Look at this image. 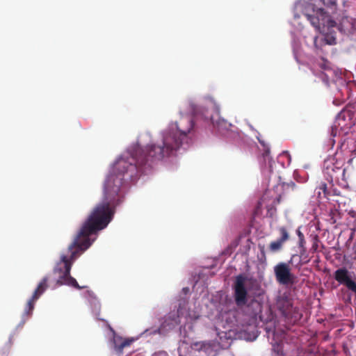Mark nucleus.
Segmentation results:
<instances>
[{
  "label": "nucleus",
  "mask_w": 356,
  "mask_h": 356,
  "mask_svg": "<svg viewBox=\"0 0 356 356\" xmlns=\"http://www.w3.org/2000/svg\"><path fill=\"white\" fill-rule=\"evenodd\" d=\"M193 126V119L191 115H181L175 125H172L163 133L160 143L151 145L146 149L138 145L132 147L128 155H123L115 161L104 185H107L111 178L113 180L111 185L116 186L119 189L118 193L124 196L122 186L125 175L132 179L138 173H143L150 169L154 161L172 155L184 142H187V135Z\"/></svg>",
  "instance_id": "nucleus-1"
},
{
  "label": "nucleus",
  "mask_w": 356,
  "mask_h": 356,
  "mask_svg": "<svg viewBox=\"0 0 356 356\" xmlns=\"http://www.w3.org/2000/svg\"><path fill=\"white\" fill-rule=\"evenodd\" d=\"M111 181L113 180L110 178L107 185L104 186L102 202L94 207L75 235L73 241L68 245L67 252L70 255L61 254L60 262L54 268V273L59 274L56 281L58 286L65 284L77 289L86 287L78 284L70 275V270L73 262L93 243L94 240L90 239V236L107 227L113 218L116 207L124 201L123 195L118 193L119 189L116 186L111 185Z\"/></svg>",
  "instance_id": "nucleus-2"
},
{
  "label": "nucleus",
  "mask_w": 356,
  "mask_h": 356,
  "mask_svg": "<svg viewBox=\"0 0 356 356\" xmlns=\"http://www.w3.org/2000/svg\"><path fill=\"white\" fill-rule=\"evenodd\" d=\"M316 15L318 24L315 26V28L319 34L314 39L315 44L316 46L321 45L323 43L330 45L334 44L336 37L334 29L336 26V22L323 8H319Z\"/></svg>",
  "instance_id": "nucleus-3"
},
{
  "label": "nucleus",
  "mask_w": 356,
  "mask_h": 356,
  "mask_svg": "<svg viewBox=\"0 0 356 356\" xmlns=\"http://www.w3.org/2000/svg\"><path fill=\"white\" fill-rule=\"evenodd\" d=\"M275 306L286 323L293 324L300 318L298 310L293 305L292 299L286 293L277 297Z\"/></svg>",
  "instance_id": "nucleus-4"
},
{
  "label": "nucleus",
  "mask_w": 356,
  "mask_h": 356,
  "mask_svg": "<svg viewBox=\"0 0 356 356\" xmlns=\"http://www.w3.org/2000/svg\"><path fill=\"white\" fill-rule=\"evenodd\" d=\"M248 278L246 275L240 274L235 278L233 289L234 298L236 305L238 307L245 306L248 301V292L247 282Z\"/></svg>",
  "instance_id": "nucleus-5"
},
{
  "label": "nucleus",
  "mask_w": 356,
  "mask_h": 356,
  "mask_svg": "<svg viewBox=\"0 0 356 356\" xmlns=\"http://www.w3.org/2000/svg\"><path fill=\"white\" fill-rule=\"evenodd\" d=\"M343 161L338 156V154L335 155H330L324 160L323 172L328 181H332L333 179L337 178L338 175L343 172L342 169Z\"/></svg>",
  "instance_id": "nucleus-6"
},
{
  "label": "nucleus",
  "mask_w": 356,
  "mask_h": 356,
  "mask_svg": "<svg viewBox=\"0 0 356 356\" xmlns=\"http://www.w3.org/2000/svg\"><path fill=\"white\" fill-rule=\"evenodd\" d=\"M276 280L281 284H293L295 282L296 277L291 273L289 266L286 263H279L274 268Z\"/></svg>",
  "instance_id": "nucleus-7"
},
{
  "label": "nucleus",
  "mask_w": 356,
  "mask_h": 356,
  "mask_svg": "<svg viewBox=\"0 0 356 356\" xmlns=\"http://www.w3.org/2000/svg\"><path fill=\"white\" fill-rule=\"evenodd\" d=\"M334 277L339 284L346 286L356 296V280H353L352 273L347 268L343 267L337 269L334 272Z\"/></svg>",
  "instance_id": "nucleus-8"
},
{
  "label": "nucleus",
  "mask_w": 356,
  "mask_h": 356,
  "mask_svg": "<svg viewBox=\"0 0 356 356\" xmlns=\"http://www.w3.org/2000/svg\"><path fill=\"white\" fill-rule=\"evenodd\" d=\"M311 10L312 7L310 4H308L305 0L300 1L294 6V18L298 19L300 18L301 16H304L307 21L312 23Z\"/></svg>",
  "instance_id": "nucleus-9"
},
{
  "label": "nucleus",
  "mask_w": 356,
  "mask_h": 356,
  "mask_svg": "<svg viewBox=\"0 0 356 356\" xmlns=\"http://www.w3.org/2000/svg\"><path fill=\"white\" fill-rule=\"evenodd\" d=\"M278 230L280 237L277 240L272 241L269 245V250L272 252L280 251L284 243L289 239V234L286 227H280Z\"/></svg>",
  "instance_id": "nucleus-10"
},
{
  "label": "nucleus",
  "mask_w": 356,
  "mask_h": 356,
  "mask_svg": "<svg viewBox=\"0 0 356 356\" xmlns=\"http://www.w3.org/2000/svg\"><path fill=\"white\" fill-rule=\"evenodd\" d=\"M345 111L342 110L337 116L334 124L332 127L331 136L333 138L337 137L341 134L343 131L346 122L345 120Z\"/></svg>",
  "instance_id": "nucleus-11"
},
{
  "label": "nucleus",
  "mask_w": 356,
  "mask_h": 356,
  "mask_svg": "<svg viewBox=\"0 0 356 356\" xmlns=\"http://www.w3.org/2000/svg\"><path fill=\"white\" fill-rule=\"evenodd\" d=\"M132 339H122L121 337L114 338V347L115 349L119 352L122 353L123 349L125 347L129 346L132 343Z\"/></svg>",
  "instance_id": "nucleus-12"
},
{
  "label": "nucleus",
  "mask_w": 356,
  "mask_h": 356,
  "mask_svg": "<svg viewBox=\"0 0 356 356\" xmlns=\"http://www.w3.org/2000/svg\"><path fill=\"white\" fill-rule=\"evenodd\" d=\"M49 280V277L47 276L43 277V279L38 284L37 288L34 291L33 295L34 296V298H39L41 295L46 291L48 287L47 282Z\"/></svg>",
  "instance_id": "nucleus-13"
},
{
  "label": "nucleus",
  "mask_w": 356,
  "mask_h": 356,
  "mask_svg": "<svg viewBox=\"0 0 356 356\" xmlns=\"http://www.w3.org/2000/svg\"><path fill=\"white\" fill-rule=\"evenodd\" d=\"M216 348V343L214 341H204L202 351L206 355H211L214 353Z\"/></svg>",
  "instance_id": "nucleus-14"
},
{
  "label": "nucleus",
  "mask_w": 356,
  "mask_h": 356,
  "mask_svg": "<svg viewBox=\"0 0 356 356\" xmlns=\"http://www.w3.org/2000/svg\"><path fill=\"white\" fill-rule=\"evenodd\" d=\"M38 298H34V296L33 295L32 297L29 300L25 309H24V314L27 316H29L31 315L33 310L34 309L35 302Z\"/></svg>",
  "instance_id": "nucleus-15"
},
{
  "label": "nucleus",
  "mask_w": 356,
  "mask_h": 356,
  "mask_svg": "<svg viewBox=\"0 0 356 356\" xmlns=\"http://www.w3.org/2000/svg\"><path fill=\"white\" fill-rule=\"evenodd\" d=\"M204 341H197L191 344V348L196 351H202Z\"/></svg>",
  "instance_id": "nucleus-16"
},
{
  "label": "nucleus",
  "mask_w": 356,
  "mask_h": 356,
  "mask_svg": "<svg viewBox=\"0 0 356 356\" xmlns=\"http://www.w3.org/2000/svg\"><path fill=\"white\" fill-rule=\"evenodd\" d=\"M168 319L166 318L165 321L161 325L162 328H165L166 326L169 327V329L174 327L176 325H177V322L176 320H172L171 323L167 324Z\"/></svg>",
  "instance_id": "nucleus-17"
},
{
  "label": "nucleus",
  "mask_w": 356,
  "mask_h": 356,
  "mask_svg": "<svg viewBox=\"0 0 356 356\" xmlns=\"http://www.w3.org/2000/svg\"><path fill=\"white\" fill-rule=\"evenodd\" d=\"M309 261V259L307 258V256L305 254V253H300V266H302L303 265L307 264Z\"/></svg>",
  "instance_id": "nucleus-18"
},
{
  "label": "nucleus",
  "mask_w": 356,
  "mask_h": 356,
  "mask_svg": "<svg viewBox=\"0 0 356 356\" xmlns=\"http://www.w3.org/2000/svg\"><path fill=\"white\" fill-rule=\"evenodd\" d=\"M297 234L298 236V238H299V244H300V246L301 248L303 247L304 244L305 243V238H304V235L300 231V229H298L297 230Z\"/></svg>",
  "instance_id": "nucleus-19"
},
{
  "label": "nucleus",
  "mask_w": 356,
  "mask_h": 356,
  "mask_svg": "<svg viewBox=\"0 0 356 356\" xmlns=\"http://www.w3.org/2000/svg\"><path fill=\"white\" fill-rule=\"evenodd\" d=\"M323 3L327 6V7H330V6H333L335 5L336 3V0H321Z\"/></svg>",
  "instance_id": "nucleus-20"
},
{
  "label": "nucleus",
  "mask_w": 356,
  "mask_h": 356,
  "mask_svg": "<svg viewBox=\"0 0 356 356\" xmlns=\"http://www.w3.org/2000/svg\"><path fill=\"white\" fill-rule=\"evenodd\" d=\"M319 190H321L323 191V197H326V194H327V185L325 184H322L321 187L319 188Z\"/></svg>",
  "instance_id": "nucleus-21"
},
{
  "label": "nucleus",
  "mask_w": 356,
  "mask_h": 356,
  "mask_svg": "<svg viewBox=\"0 0 356 356\" xmlns=\"http://www.w3.org/2000/svg\"><path fill=\"white\" fill-rule=\"evenodd\" d=\"M283 186L284 187H291L292 188H293L295 187V184L293 181H291L290 183H287V184L284 183Z\"/></svg>",
  "instance_id": "nucleus-22"
},
{
  "label": "nucleus",
  "mask_w": 356,
  "mask_h": 356,
  "mask_svg": "<svg viewBox=\"0 0 356 356\" xmlns=\"http://www.w3.org/2000/svg\"><path fill=\"white\" fill-rule=\"evenodd\" d=\"M87 294L88 295V296L92 298H95V296L94 294V293L91 291H87Z\"/></svg>",
  "instance_id": "nucleus-23"
},
{
  "label": "nucleus",
  "mask_w": 356,
  "mask_h": 356,
  "mask_svg": "<svg viewBox=\"0 0 356 356\" xmlns=\"http://www.w3.org/2000/svg\"><path fill=\"white\" fill-rule=\"evenodd\" d=\"M349 214H350V216L351 217H353V218H355V217H356V211H353H353H350L349 212Z\"/></svg>",
  "instance_id": "nucleus-24"
},
{
  "label": "nucleus",
  "mask_w": 356,
  "mask_h": 356,
  "mask_svg": "<svg viewBox=\"0 0 356 356\" xmlns=\"http://www.w3.org/2000/svg\"><path fill=\"white\" fill-rule=\"evenodd\" d=\"M259 248H260L261 253L262 254L264 257H265L264 246H260Z\"/></svg>",
  "instance_id": "nucleus-25"
},
{
  "label": "nucleus",
  "mask_w": 356,
  "mask_h": 356,
  "mask_svg": "<svg viewBox=\"0 0 356 356\" xmlns=\"http://www.w3.org/2000/svg\"><path fill=\"white\" fill-rule=\"evenodd\" d=\"M204 118V119H205L206 120H211V121H213L211 116H206V115H205ZM212 123H213V124H214V122H212Z\"/></svg>",
  "instance_id": "nucleus-26"
},
{
  "label": "nucleus",
  "mask_w": 356,
  "mask_h": 356,
  "mask_svg": "<svg viewBox=\"0 0 356 356\" xmlns=\"http://www.w3.org/2000/svg\"><path fill=\"white\" fill-rule=\"evenodd\" d=\"M282 156H285L288 157L289 159H290V155H289V154L287 152H284L282 153Z\"/></svg>",
  "instance_id": "nucleus-27"
},
{
  "label": "nucleus",
  "mask_w": 356,
  "mask_h": 356,
  "mask_svg": "<svg viewBox=\"0 0 356 356\" xmlns=\"http://www.w3.org/2000/svg\"><path fill=\"white\" fill-rule=\"evenodd\" d=\"M331 145H333L335 143V140L334 139H331Z\"/></svg>",
  "instance_id": "nucleus-28"
},
{
  "label": "nucleus",
  "mask_w": 356,
  "mask_h": 356,
  "mask_svg": "<svg viewBox=\"0 0 356 356\" xmlns=\"http://www.w3.org/2000/svg\"><path fill=\"white\" fill-rule=\"evenodd\" d=\"M318 197L320 198H321V192L319 191H318Z\"/></svg>",
  "instance_id": "nucleus-29"
},
{
  "label": "nucleus",
  "mask_w": 356,
  "mask_h": 356,
  "mask_svg": "<svg viewBox=\"0 0 356 356\" xmlns=\"http://www.w3.org/2000/svg\"><path fill=\"white\" fill-rule=\"evenodd\" d=\"M269 153V150H266L265 154H268Z\"/></svg>",
  "instance_id": "nucleus-30"
},
{
  "label": "nucleus",
  "mask_w": 356,
  "mask_h": 356,
  "mask_svg": "<svg viewBox=\"0 0 356 356\" xmlns=\"http://www.w3.org/2000/svg\"><path fill=\"white\" fill-rule=\"evenodd\" d=\"M109 328H110V330H111V331L114 332V330H113V328H112V327H109Z\"/></svg>",
  "instance_id": "nucleus-31"
},
{
  "label": "nucleus",
  "mask_w": 356,
  "mask_h": 356,
  "mask_svg": "<svg viewBox=\"0 0 356 356\" xmlns=\"http://www.w3.org/2000/svg\"><path fill=\"white\" fill-rule=\"evenodd\" d=\"M312 247H313V248H314V243H313V245H312Z\"/></svg>",
  "instance_id": "nucleus-32"
},
{
  "label": "nucleus",
  "mask_w": 356,
  "mask_h": 356,
  "mask_svg": "<svg viewBox=\"0 0 356 356\" xmlns=\"http://www.w3.org/2000/svg\"><path fill=\"white\" fill-rule=\"evenodd\" d=\"M0 356H3V355H0Z\"/></svg>",
  "instance_id": "nucleus-33"
}]
</instances>
